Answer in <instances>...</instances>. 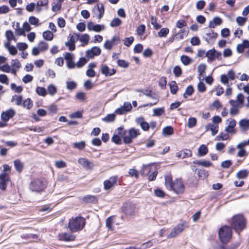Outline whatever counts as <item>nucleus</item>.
I'll use <instances>...</instances> for the list:
<instances>
[{"label":"nucleus","instance_id":"nucleus-1","mask_svg":"<svg viewBox=\"0 0 249 249\" xmlns=\"http://www.w3.org/2000/svg\"><path fill=\"white\" fill-rule=\"evenodd\" d=\"M118 134L123 138L124 142L129 144L132 142L133 139L140 135V130L135 128L124 130L122 127L118 128Z\"/></svg>","mask_w":249,"mask_h":249},{"label":"nucleus","instance_id":"nucleus-2","mask_svg":"<svg viewBox=\"0 0 249 249\" xmlns=\"http://www.w3.org/2000/svg\"><path fill=\"white\" fill-rule=\"evenodd\" d=\"M86 220L81 216L72 218L69 221L68 228L72 232L81 231L85 225Z\"/></svg>","mask_w":249,"mask_h":249},{"label":"nucleus","instance_id":"nucleus-3","mask_svg":"<svg viewBox=\"0 0 249 249\" xmlns=\"http://www.w3.org/2000/svg\"><path fill=\"white\" fill-rule=\"evenodd\" d=\"M232 231L231 227L228 226L221 227L218 231V238L222 244H227L232 238Z\"/></svg>","mask_w":249,"mask_h":249},{"label":"nucleus","instance_id":"nucleus-4","mask_svg":"<svg viewBox=\"0 0 249 249\" xmlns=\"http://www.w3.org/2000/svg\"><path fill=\"white\" fill-rule=\"evenodd\" d=\"M47 183L43 178L34 179L30 182L29 189L32 192L40 193L45 190L47 187Z\"/></svg>","mask_w":249,"mask_h":249},{"label":"nucleus","instance_id":"nucleus-5","mask_svg":"<svg viewBox=\"0 0 249 249\" xmlns=\"http://www.w3.org/2000/svg\"><path fill=\"white\" fill-rule=\"evenodd\" d=\"M231 227L237 232L242 231L246 226V220L242 214H236L232 218Z\"/></svg>","mask_w":249,"mask_h":249},{"label":"nucleus","instance_id":"nucleus-6","mask_svg":"<svg viewBox=\"0 0 249 249\" xmlns=\"http://www.w3.org/2000/svg\"><path fill=\"white\" fill-rule=\"evenodd\" d=\"M187 226V223L186 222L178 224L171 230L170 234L167 235V238H172L176 237L182 232Z\"/></svg>","mask_w":249,"mask_h":249},{"label":"nucleus","instance_id":"nucleus-7","mask_svg":"<svg viewBox=\"0 0 249 249\" xmlns=\"http://www.w3.org/2000/svg\"><path fill=\"white\" fill-rule=\"evenodd\" d=\"M123 211L127 216H131L135 214L136 211V205L131 202H126L123 204Z\"/></svg>","mask_w":249,"mask_h":249},{"label":"nucleus","instance_id":"nucleus-8","mask_svg":"<svg viewBox=\"0 0 249 249\" xmlns=\"http://www.w3.org/2000/svg\"><path fill=\"white\" fill-rule=\"evenodd\" d=\"M222 54L220 52L217 51L214 48L211 49L206 52L207 61L211 62L215 59L220 60L222 59Z\"/></svg>","mask_w":249,"mask_h":249},{"label":"nucleus","instance_id":"nucleus-9","mask_svg":"<svg viewBox=\"0 0 249 249\" xmlns=\"http://www.w3.org/2000/svg\"><path fill=\"white\" fill-rule=\"evenodd\" d=\"M118 180L117 176H112L110 177L108 179L104 181V187L105 190H108L114 187L117 185Z\"/></svg>","mask_w":249,"mask_h":249},{"label":"nucleus","instance_id":"nucleus-10","mask_svg":"<svg viewBox=\"0 0 249 249\" xmlns=\"http://www.w3.org/2000/svg\"><path fill=\"white\" fill-rule=\"evenodd\" d=\"M92 11L94 14L97 16L98 19L100 20L105 12L103 4L101 3L95 5L93 8Z\"/></svg>","mask_w":249,"mask_h":249},{"label":"nucleus","instance_id":"nucleus-11","mask_svg":"<svg viewBox=\"0 0 249 249\" xmlns=\"http://www.w3.org/2000/svg\"><path fill=\"white\" fill-rule=\"evenodd\" d=\"M171 190L174 191L177 194H181L184 192V186L181 179H177L174 182L173 188Z\"/></svg>","mask_w":249,"mask_h":249},{"label":"nucleus","instance_id":"nucleus-12","mask_svg":"<svg viewBox=\"0 0 249 249\" xmlns=\"http://www.w3.org/2000/svg\"><path fill=\"white\" fill-rule=\"evenodd\" d=\"M229 103L231 107L230 109V115L231 116H234L238 114L239 113V109L242 107V106L238 104L234 100H231L229 101Z\"/></svg>","mask_w":249,"mask_h":249},{"label":"nucleus","instance_id":"nucleus-13","mask_svg":"<svg viewBox=\"0 0 249 249\" xmlns=\"http://www.w3.org/2000/svg\"><path fill=\"white\" fill-rule=\"evenodd\" d=\"M101 53V50L99 47H93L86 51V56L89 58L92 59L94 56L99 55Z\"/></svg>","mask_w":249,"mask_h":249},{"label":"nucleus","instance_id":"nucleus-14","mask_svg":"<svg viewBox=\"0 0 249 249\" xmlns=\"http://www.w3.org/2000/svg\"><path fill=\"white\" fill-rule=\"evenodd\" d=\"M9 181V176L8 174L3 173L0 174V189L5 190Z\"/></svg>","mask_w":249,"mask_h":249},{"label":"nucleus","instance_id":"nucleus-15","mask_svg":"<svg viewBox=\"0 0 249 249\" xmlns=\"http://www.w3.org/2000/svg\"><path fill=\"white\" fill-rule=\"evenodd\" d=\"M65 59L67 62V66L69 69H73L75 67V63L73 60L74 58V55L70 53H66L64 55Z\"/></svg>","mask_w":249,"mask_h":249},{"label":"nucleus","instance_id":"nucleus-16","mask_svg":"<svg viewBox=\"0 0 249 249\" xmlns=\"http://www.w3.org/2000/svg\"><path fill=\"white\" fill-rule=\"evenodd\" d=\"M204 33L205 36L203 37L207 42L212 39L215 40L218 36V34L212 30L205 29Z\"/></svg>","mask_w":249,"mask_h":249},{"label":"nucleus","instance_id":"nucleus-17","mask_svg":"<svg viewBox=\"0 0 249 249\" xmlns=\"http://www.w3.org/2000/svg\"><path fill=\"white\" fill-rule=\"evenodd\" d=\"M87 28L89 31H94L96 32H99L101 31L105 30V27L103 24L94 25L92 21L89 22L87 24Z\"/></svg>","mask_w":249,"mask_h":249},{"label":"nucleus","instance_id":"nucleus-18","mask_svg":"<svg viewBox=\"0 0 249 249\" xmlns=\"http://www.w3.org/2000/svg\"><path fill=\"white\" fill-rule=\"evenodd\" d=\"M15 111L14 109L10 108L6 111L2 112L1 114V119L4 122H7L10 118H12L15 115Z\"/></svg>","mask_w":249,"mask_h":249},{"label":"nucleus","instance_id":"nucleus-19","mask_svg":"<svg viewBox=\"0 0 249 249\" xmlns=\"http://www.w3.org/2000/svg\"><path fill=\"white\" fill-rule=\"evenodd\" d=\"M229 122L228 126L225 128L227 133L230 134L235 133L234 127L236 126V122L234 119H229L227 120Z\"/></svg>","mask_w":249,"mask_h":249},{"label":"nucleus","instance_id":"nucleus-20","mask_svg":"<svg viewBox=\"0 0 249 249\" xmlns=\"http://www.w3.org/2000/svg\"><path fill=\"white\" fill-rule=\"evenodd\" d=\"M135 121L138 124L140 125L143 130L147 131L149 129L150 125L148 123L145 121L143 117H140L136 118Z\"/></svg>","mask_w":249,"mask_h":249},{"label":"nucleus","instance_id":"nucleus-21","mask_svg":"<svg viewBox=\"0 0 249 249\" xmlns=\"http://www.w3.org/2000/svg\"><path fill=\"white\" fill-rule=\"evenodd\" d=\"M101 72L106 76H109L114 74L116 72V70L114 69H109L106 65H102L101 68Z\"/></svg>","mask_w":249,"mask_h":249},{"label":"nucleus","instance_id":"nucleus-22","mask_svg":"<svg viewBox=\"0 0 249 249\" xmlns=\"http://www.w3.org/2000/svg\"><path fill=\"white\" fill-rule=\"evenodd\" d=\"M249 48V40H244L241 44H238L236 47V50L238 53H243L245 49Z\"/></svg>","mask_w":249,"mask_h":249},{"label":"nucleus","instance_id":"nucleus-23","mask_svg":"<svg viewBox=\"0 0 249 249\" xmlns=\"http://www.w3.org/2000/svg\"><path fill=\"white\" fill-rule=\"evenodd\" d=\"M143 94L155 100V102L149 103L145 105V106L152 107L156 105L159 101V98L158 97L153 95L152 94V91L150 90H146L145 92H143Z\"/></svg>","mask_w":249,"mask_h":249},{"label":"nucleus","instance_id":"nucleus-24","mask_svg":"<svg viewBox=\"0 0 249 249\" xmlns=\"http://www.w3.org/2000/svg\"><path fill=\"white\" fill-rule=\"evenodd\" d=\"M96 66L95 63H89L88 65V69L86 71L87 75L89 77H93L95 75V72L93 69Z\"/></svg>","mask_w":249,"mask_h":249},{"label":"nucleus","instance_id":"nucleus-25","mask_svg":"<svg viewBox=\"0 0 249 249\" xmlns=\"http://www.w3.org/2000/svg\"><path fill=\"white\" fill-rule=\"evenodd\" d=\"M119 41V37L114 36L112 38L111 40H107L104 45V47L107 50H111L113 45L114 44L115 41Z\"/></svg>","mask_w":249,"mask_h":249},{"label":"nucleus","instance_id":"nucleus-26","mask_svg":"<svg viewBox=\"0 0 249 249\" xmlns=\"http://www.w3.org/2000/svg\"><path fill=\"white\" fill-rule=\"evenodd\" d=\"M239 125L241 130L246 131L249 129V119H241L239 122Z\"/></svg>","mask_w":249,"mask_h":249},{"label":"nucleus","instance_id":"nucleus-27","mask_svg":"<svg viewBox=\"0 0 249 249\" xmlns=\"http://www.w3.org/2000/svg\"><path fill=\"white\" fill-rule=\"evenodd\" d=\"M206 131L210 130L212 131V135L214 136L218 132V126L213 124H208L205 126Z\"/></svg>","mask_w":249,"mask_h":249},{"label":"nucleus","instance_id":"nucleus-28","mask_svg":"<svg viewBox=\"0 0 249 249\" xmlns=\"http://www.w3.org/2000/svg\"><path fill=\"white\" fill-rule=\"evenodd\" d=\"M78 162L82 165L84 168L87 169H90L92 162H90L88 160L84 158H80L78 160Z\"/></svg>","mask_w":249,"mask_h":249},{"label":"nucleus","instance_id":"nucleus-29","mask_svg":"<svg viewBox=\"0 0 249 249\" xmlns=\"http://www.w3.org/2000/svg\"><path fill=\"white\" fill-rule=\"evenodd\" d=\"M222 23V19L219 17H215L213 20L210 21L209 23V27L214 28L217 25H219Z\"/></svg>","mask_w":249,"mask_h":249},{"label":"nucleus","instance_id":"nucleus-30","mask_svg":"<svg viewBox=\"0 0 249 249\" xmlns=\"http://www.w3.org/2000/svg\"><path fill=\"white\" fill-rule=\"evenodd\" d=\"M61 240L65 241H71L75 240V236L71 233H64L60 236Z\"/></svg>","mask_w":249,"mask_h":249},{"label":"nucleus","instance_id":"nucleus-31","mask_svg":"<svg viewBox=\"0 0 249 249\" xmlns=\"http://www.w3.org/2000/svg\"><path fill=\"white\" fill-rule=\"evenodd\" d=\"M192 155V152L191 150L189 149H185L178 153V156L180 158L184 159L187 157H191Z\"/></svg>","mask_w":249,"mask_h":249},{"label":"nucleus","instance_id":"nucleus-32","mask_svg":"<svg viewBox=\"0 0 249 249\" xmlns=\"http://www.w3.org/2000/svg\"><path fill=\"white\" fill-rule=\"evenodd\" d=\"M174 182L172 181V178L170 175H167L165 177V185L166 188L171 190L173 188Z\"/></svg>","mask_w":249,"mask_h":249},{"label":"nucleus","instance_id":"nucleus-33","mask_svg":"<svg viewBox=\"0 0 249 249\" xmlns=\"http://www.w3.org/2000/svg\"><path fill=\"white\" fill-rule=\"evenodd\" d=\"M14 164L16 170L18 172H21L23 168V164L19 160H16L14 161Z\"/></svg>","mask_w":249,"mask_h":249},{"label":"nucleus","instance_id":"nucleus-34","mask_svg":"<svg viewBox=\"0 0 249 249\" xmlns=\"http://www.w3.org/2000/svg\"><path fill=\"white\" fill-rule=\"evenodd\" d=\"M249 173V172L247 170H242L236 174V177L239 179H244L248 177Z\"/></svg>","mask_w":249,"mask_h":249},{"label":"nucleus","instance_id":"nucleus-35","mask_svg":"<svg viewBox=\"0 0 249 249\" xmlns=\"http://www.w3.org/2000/svg\"><path fill=\"white\" fill-rule=\"evenodd\" d=\"M180 61L185 66L189 65L192 62V59L186 55H182L180 56Z\"/></svg>","mask_w":249,"mask_h":249},{"label":"nucleus","instance_id":"nucleus-36","mask_svg":"<svg viewBox=\"0 0 249 249\" xmlns=\"http://www.w3.org/2000/svg\"><path fill=\"white\" fill-rule=\"evenodd\" d=\"M42 36L44 39L48 41L52 40L53 37V35L50 31L44 32Z\"/></svg>","mask_w":249,"mask_h":249},{"label":"nucleus","instance_id":"nucleus-37","mask_svg":"<svg viewBox=\"0 0 249 249\" xmlns=\"http://www.w3.org/2000/svg\"><path fill=\"white\" fill-rule=\"evenodd\" d=\"M173 133V128L171 126H166L162 130V133L165 136L172 135Z\"/></svg>","mask_w":249,"mask_h":249},{"label":"nucleus","instance_id":"nucleus-38","mask_svg":"<svg viewBox=\"0 0 249 249\" xmlns=\"http://www.w3.org/2000/svg\"><path fill=\"white\" fill-rule=\"evenodd\" d=\"M169 86H170L171 92L173 94H176V93L177 92V91L178 90V87L176 82L174 81H172L169 84Z\"/></svg>","mask_w":249,"mask_h":249},{"label":"nucleus","instance_id":"nucleus-39","mask_svg":"<svg viewBox=\"0 0 249 249\" xmlns=\"http://www.w3.org/2000/svg\"><path fill=\"white\" fill-rule=\"evenodd\" d=\"M165 112L164 107L156 108L153 109V116H160Z\"/></svg>","mask_w":249,"mask_h":249},{"label":"nucleus","instance_id":"nucleus-40","mask_svg":"<svg viewBox=\"0 0 249 249\" xmlns=\"http://www.w3.org/2000/svg\"><path fill=\"white\" fill-rule=\"evenodd\" d=\"M208 152V149L207 147L204 145H201L199 148H198V154L199 156H203L207 154Z\"/></svg>","mask_w":249,"mask_h":249},{"label":"nucleus","instance_id":"nucleus-41","mask_svg":"<svg viewBox=\"0 0 249 249\" xmlns=\"http://www.w3.org/2000/svg\"><path fill=\"white\" fill-rule=\"evenodd\" d=\"M122 23V20L119 18H113L110 23V26L112 27H116L120 26Z\"/></svg>","mask_w":249,"mask_h":249},{"label":"nucleus","instance_id":"nucleus-42","mask_svg":"<svg viewBox=\"0 0 249 249\" xmlns=\"http://www.w3.org/2000/svg\"><path fill=\"white\" fill-rule=\"evenodd\" d=\"M169 30L167 28H162L158 33V35L160 37H164L168 34Z\"/></svg>","mask_w":249,"mask_h":249},{"label":"nucleus","instance_id":"nucleus-43","mask_svg":"<svg viewBox=\"0 0 249 249\" xmlns=\"http://www.w3.org/2000/svg\"><path fill=\"white\" fill-rule=\"evenodd\" d=\"M115 115L113 113L107 114L105 117L102 119L103 121L109 123L114 121Z\"/></svg>","mask_w":249,"mask_h":249},{"label":"nucleus","instance_id":"nucleus-44","mask_svg":"<svg viewBox=\"0 0 249 249\" xmlns=\"http://www.w3.org/2000/svg\"><path fill=\"white\" fill-rule=\"evenodd\" d=\"M85 146L86 143L84 141H81L79 142H76L73 143V147L79 150L83 149L85 147Z\"/></svg>","mask_w":249,"mask_h":249},{"label":"nucleus","instance_id":"nucleus-45","mask_svg":"<svg viewBox=\"0 0 249 249\" xmlns=\"http://www.w3.org/2000/svg\"><path fill=\"white\" fill-rule=\"evenodd\" d=\"M82 200L86 203H90L95 201L96 198L94 196L87 195L82 198Z\"/></svg>","mask_w":249,"mask_h":249},{"label":"nucleus","instance_id":"nucleus-46","mask_svg":"<svg viewBox=\"0 0 249 249\" xmlns=\"http://www.w3.org/2000/svg\"><path fill=\"white\" fill-rule=\"evenodd\" d=\"M194 91V90L193 86H188L185 89L184 93L183 94V97L186 98L187 97V96L191 95L193 93Z\"/></svg>","mask_w":249,"mask_h":249},{"label":"nucleus","instance_id":"nucleus-47","mask_svg":"<svg viewBox=\"0 0 249 249\" xmlns=\"http://www.w3.org/2000/svg\"><path fill=\"white\" fill-rule=\"evenodd\" d=\"M15 33L18 36H25V33L23 28H21L19 26V23L17 22L16 24Z\"/></svg>","mask_w":249,"mask_h":249},{"label":"nucleus","instance_id":"nucleus-48","mask_svg":"<svg viewBox=\"0 0 249 249\" xmlns=\"http://www.w3.org/2000/svg\"><path fill=\"white\" fill-rule=\"evenodd\" d=\"M151 23L155 30H158L161 28V25L157 22V19L153 16H151Z\"/></svg>","mask_w":249,"mask_h":249},{"label":"nucleus","instance_id":"nucleus-49","mask_svg":"<svg viewBox=\"0 0 249 249\" xmlns=\"http://www.w3.org/2000/svg\"><path fill=\"white\" fill-rule=\"evenodd\" d=\"M89 40V36L88 34H85L81 36L79 38V40L81 42L84 43L85 45L88 44Z\"/></svg>","mask_w":249,"mask_h":249},{"label":"nucleus","instance_id":"nucleus-50","mask_svg":"<svg viewBox=\"0 0 249 249\" xmlns=\"http://www.w3.org/2000/svg\"><path fill=\"white\" fill-rule=\"evenodd\" d=\"M36 92L38 95L42 96H45L47 94L46 89L43 87H37L36 89Z\"/></svg>","mask_w":249,"mask_h":249},{"label":"nucleus","instance_id":"nucleus-51","mask_svg":"<svg viewBox=\"0 0 249 249\" xmlns=\"http://www.w3.org/2000/svg\"><path fill=\"white\" fill-rule=\"evenodd\" d=\"M206 69V65L204 64H201L198 66L197 70L199 72V76L203 75V73L205 72Z\"/></svg>","mask_w":249,"mask_h":249},{"label":"nucleus","instance_id":"nucleus-52","mask_svg":"<svg viewBox=\"0 0 249 249\" xmlns=\"http://www.w3.org/2000/svg\"><path fill=\"white\" fill-rule=\"evenodd\" d=\"M88 60L84 57H81L79 60L75 64L77 68H80L84 66L87 62Z\"/></svg>","mask_w":249,"mask_h":249},{"label":"nucleus","instance_id":"nucleus-53","mask_svg":"<svg viewBox=\"0 0 249 249\" xmlns=\"http://www.w3.org/2000/svg\"><path fill=\"white\" fill-rule=\"evenodd\" d=\"M134 40V38L133 36L126 37V38H125L123 40L124 44L126 46L129 47L132 44Z\"/></svg>","mask_w":249,"mask_h":249},{"label":"nucleus","instance_id":"nucleus-54","mask_svg":"<svg viewBox=\"0 0 249 249\" xmlns=\"http://www.w3.org/2000/svg\"><path fill=\"white\" fill-rule=\"evenodd\" d=\"M22 105L24 107L30 109L33 106V103L30 98H27L23 101Z\"/></svg>","mask_w":249,"mask_h":249},{"label":"nucleus","instance_id":"nucleus-55","mask_svg":"<svg viewBox=\"0 0 249 249\" xmlns=\"http://www.w3.org/2000/svg\"><path fill=\"white\" fill-rule=\"evenodd\" d=\"M47 90H48L49 93L51 95H54L56 93V91H57L56 88L53 85H49L47 88Z\"/></svg>","mask_w":249,"mask_h":249},{"label":"nucleus","instance_id":"nucleus-56","mask_svg":"<svg viewBox=\"0 0 249 249\" xmlns=\"http://www.w3.org/2000/svg\"><path fill=\"white\" fill-rule=\"evenodd\" d=\"M196 124V119L194 117H191L188 121V127L189 128H192L194 127Z\"/></svg>","mask_w":249,"mask_h":249},{"label":"nucleus","instance_id":"nucleus-57","mask_svg":"<svg viewBox=\"0 0 249 249\" xmlns=\"http://www.w3.org/2000/svg\"><path fill=\"white\" fill-rule=\"evenodd\" d=\"M38 48L40 51H45L48 48V44L45 42L41 41L38 44Z\"/></svg>","mask_w":249,"mask_h":249},{"label":"nucleus","instance_id":"nucleus-58","mask_svg":"<svg viewBox=\"0 0 249 249\" xmlns=\"http://www.w3.org/2000/svg\"><path fill=\"white\" fill-rule=\"evenodd\" d=\"M66 87L68 89L72 90L76 88L77 84L74 81H67Z\"/></svg>","mask_w":249,"mask_h":249},{"label":"nucleus","instance_id":"nucleus-59","mask_svg":"<svg viewBox=\"0 0 249 249\" xmlns=\"http://www.w3.org/2000/svg\"><path fill=\"white\" fill-rule=\"evenodd\" d=\"M244 101V97L242 93L238 94L236 96V100H234V101L237 102V103H238V104H240V105H241L242 106L243 105Z\"/></svg>","mask_w":249,"mask_h":249},{"label":"nucleus","instance_id":"nucleus-60","mask_svg":"<svg viewBox=\"0 0 249 249\" xmlns=\"http://www.w3.org/2000/svg\"><path fill=\"white\" fill-rule=\"evenodd\" d=\"M229 136L228 134L221 133L219 135L216 137L215 140L217 141L226 140L229 138Z\"/></svg>","mask_w":249,"mask_h":249},{"label":"nucleus","instance_id":"nucleus-61","mask_svg":"<svg viewBox=\"0 0 249 249\" xmlns=\"http://www.w3.org/2000/svg\"><path fill=\"white\" fill-rule=\"evenodd\" d=\"M118 65L122 68H126L129 66V63L124 60L119 59L117 61Z\"/></svg>","mask_w":249,"mask_h":249},{"label":"nucleus","instance_id":"nucleus-62","mask_svg":"<svg viewBox=\"0 0 249 249\" xmlns=\"http://www.w3.org/2000/svg\"><path fill=\"white\" fill-rule=\"evenodd\" d=\"M55 166L57 168H62L66 167V163L63 160H57L55 162Z\"/></svg>","mask_w":249,"mask_h":249},{"label":"nucleus","instance_id":"nucleus-63","mask_svg":"<svg viewBox=\"0 0 249 249\" xmlns=\"http://www.w3.org/2000/svg\"><path fill=\"white\" fill-rule=\"evenodd\" d=\"M205 2L204 0H201L198 1L196 3V7L197 10H202L205 5Z\"/></svg>","mask_w":249,"mask_h":249},{"label":"nucleus","instance_id":"nucleus-64","mask_svg":"<svg viewBox=\"0 0 249 249\" xmlns=\"http://www.w3.org/2000/svg\"><path fill=\"white\" fill-rule=\"evenodd\" d=\"M167 81L165 77H162L160 78L159 85L162 89H164L166 85Z\"/></svg>","mask_w":249,"mask_h":249}]
</instances>
